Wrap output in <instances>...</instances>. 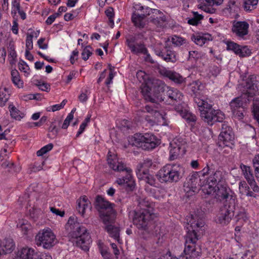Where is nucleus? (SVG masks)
<instances>
[{
	"label": "nucleus",
	"mask_w": 259,
	"mask_h": 259,
	"mask_svg": "<svg viewBox=\"0 0 259 259\" xmlns=\"http://www.w3.org/2000/svg\"><path fill=\"white\" fill-rule=\"evenodd\" d=\"M134 8L135 11L133 13L132 20L136 27L143 28L146 25L145 18L147 16H149L150 22L157 27L163 28L166 26V17L160 10L139 5H136Z\"/></svg>",
	"instance_id": "f257e3e1"
},
{
	"label": "nucleus",
	"mask_w": 259,
	"mask_h": 259,
	"mask_svg": "<svg viewBox=\"0 0 259 259\" xmlns=\"http://www.w3.org/2000/svg\"><path fill=\"white\" fill-rule=\"evenodd\" d=\"M188 224L190 225V228L185 236V247L184 251L187 259H198L201 252L200 249L198 250L196 246L198 240L197 232L204 226V222L197 214H191Z\"/></svg>",
	"instance_id": "f03ea898"
},
{
	"label": "nucleus",
	"mask_w": 259,
	"mask_h": 259,
	"mask_svg": "<svg viewBox=\"0 0 259 259\" xmlns=\"http://www.w3.org/2000/svg\"><path fill=\"white\" fill-rule=\"evenodd\" d=\"M69 235L72 238L76 239V244L84 251L89 250V245L92 240L87 229L77 221V218L70 217L65 225Z\"/></svg>",
	"instance_id": "7ed1b4c3"
},
{
	"label": "nucleus",
	"mask_w": 259,
	"mask_h": 259,
	"mask_svg": "<svg viewBox=\"0 0 259 259\" xmlns=\"http://www.w3.org/2000/svg\"><path fill=\"white\" fill-rule=\"evenodd\" d=\"M132 214L134 224L142 231V237L145 239L150 238L153 235V232L150 225L155 215L154 212H152V209L150 208L149 209L136 210L131 212L130 215Z\"/></svg>",
	"instance_id": "20e7f679"
},
{
	"label": "nucleus",
	"mask_w": 259,
	"mask_h": 259,
	"mask_svg": "<svg viewBox=\"0 0 259 259\" xmlns=\"http://www.w3.org/2000/svg\"><path fill=\"white\" fill-rule=\"evenodd\" d=\"M194 101L199 107L201 119L208 125H212L214 123L221 122L224 119V113L220 110L213 109L212 105L207 101L195 96Z\"/></svg>",
	"instance_id": "39448f33"
},
{
	"label": "nucleus",
	"mask_w": 259,
	"mask_h": 259,
	"mask_svg": "<svg viewBox=\"0 0 259 259\" xmlns=\"http://www.w3.org/2000/svg\"><path fill=\"white\" fill-rule=\"evenodd\" d=\"M107 160L109 167L113 170L119 172L126 171V175L122 178L118 179L116 182L120 185L126 184L130 190H133L135 188V184L132 175V169L127 167L122 161L117 157L116 155H108Z\"/></svg>",
	"instance_id": "423d86ee"
},
{
	"label": "nucleus",
	"mask_w": 259,
	"mask_h": 259,
	"mask_svg": "<svg viewBox=\"0 0 259 259\" xmlns=\"http://www.w3.org/2000/svg\"><path fill=\"white\" fill-rule=\"evenodd\" d=\"M94 205L95 208L99 212L105 224L113 223L116 215L114 203L110 202L102 196L98 195L96 197Z\"/></svg>",
	"instance_id": "0eeeda50"
},
{
	"label": "nucleus",
	"mask_w": 259,
	"mask_h": 259,
	"mask_svg": "<svg viewBox=\"0 0 259 259\" xmlns=\"http://www.w3.org/2000/svg\"><path fill=\"white\" fill-rule=\"evenodd\" d=\"M128 142L132 146L141 148L145 150L153 149L160 143L159 140L151 133H136L129 138Z\"/></svg>",
	"instance_id": "6e6552de"
},
{
	"label": "nucleus",
	"mask_w": 259,
	"mask_h": 259,
	"mask_svg": "<svg viewBox=\"0 0 259 259\" xmlns=\"http://www.w3.org/2000/svg\"><path fill=\"white\" fill-rule=\"evenodd\" d=\"M181 168L174 164H166L163 166L156 175L161 183H176L182 177Z\"/></svg>",
	"instance_id": "1a4fd4ad"
},
{
	"label": "nucleus",
	"mask_w": 259,
	"mask_h": 259,
	"mask_svg": "<svg viewBox=\"0 0 259 259\" xmlns=\"http://www.w3.org/2000/svg\"><path fill=\"white\" fill-rule=\"evenodd\" d=\"M211 169V166H206L202 170L196 171L190 176L187 182L184 185V191L186 193H190L191 192H195L200 189L202 190V187L205 185V180L202 181L200 176L204 177Z\"/></svg>",
	"instance_id": "9d476101"
},
{
	"label": "nucleus",
	"mask_w": 259,
	"mask_h": 259,
	"mask_svg": "<svg viewBox=\"0 0 259 259\" xmlns=\"http://www.w3.org/2000/svg\"><path fill=\"white\" fill-rule=\"evenodd\" d=\"M207 165L211 166V169L206 174V176H209L206 179L205 185L202 187V191L206 194L210 195L213 192L214 188L223 182L225 179L223 171L219 169L214 171V165L212 163H207L206 166Z\"/></svg>",
	"instance_id": "9b49d317"
},
{
	"label": "nucleus",
	"mask_w": 259,
	"mask_h": 259,
	"mask_svg": "<svg viewBox=\"0 0 259 259\" xmlns=\"http://www.w3.org/2000/svg\"><path fill=\"white\" fill-rule=\"evenodd\" d=\"M55 235L50 229H44L39 231L35 237L37 246H42L44 248L49 249L55 245Z\"/></svg>",
	"instance_id": "f8f14e48"
},
{
	"label": "nucleus",
	"mask_w": 259,
	"mask_h": 259,
	"mask_svg": "<svg viewBox=\"0 0 259 259\" xmlns=\"http://www.w3.org/2000/svg\"><path fill=\"white\" fill-rule=\"evenodd\" d=\"M229 201L227 204H224L220 208L218 216V223L223 225L228 224L234 215L236 204H235L233 199H231Z\"/></svg>",
	"instance_id": "ddd939ff"
},
{
	"label": "nucleus",
	"mask_w": 259,
	"mask_h": 259,
	"mask_svg": "<svg viewBox=\"0 0 259 259\" xmlns=\"http://www.w3.org/2000/svg\"><path fill=\"white\" fill-rule=\"evenodd\" d=\"M229 105L233 117L238 120L242 119L245 111L243 97L240 96L235 98L230 102Z\"/></svg>",
	"instance_id": "4468645a"
},
{
	"label": "nucleus",
	"mask_w": 259,
	"mask_h": 259,
	"mask_svg": "<svg viewBox=\"0 0 259 259\" xmlns=\"http://www.w3.org/2000/svg\"><path fill=\"white\" fill-rule=\"evenodd\" d=\"M231 192V190L223 186H217V189L214 188L213 192L211 195H214L215 197L220 200H225L224 204H227L229 201V200L233 199L234 200L235 204L237 203V200L235 196L230 194Z\"/></svg>",
	"instance_id": "2eb2a0df"
},
{
	"label": "nucleus",
	"mask_w": 259,
	"mask_h": 259,
	"mask_svg": "<svg viewBox=\"0 0 259 259\" xmlns=\"http://www.w3.org/2000/svg\"><path fill=\"white\" fill-rule=\"evenodd\" d=\"M245 87L250 91L245 94V96L247 95L248 98L253 96L257 98V96H259V76H250L247 79Z\"/></svg>",
	"instance_id": "dca6fc26"
},
{
	"label": "nucleus",
	"mask_w": 259,
	"mask_h": 259,
	"mask_svg": "<svg viewBox=\"0 0 259 259\" xmlns=\"http://www.w3.org/2000/svg\"><path fill=\"white\" fill-rule=\"evenodd\" d=\"M137 40L136 34L128 35L126 36V45L131 51L136 54L147 53V49L143 44H135Z\"/></svg>",
	"instance_id": "f3484780"
},
{
	"label": "nucleus",
	"mask_w": 259,
	"mask_h": 259,
	"mask_svg": "<svg viewBox=\"0 0 259 259\" xmlns=\"http://www.w3.org/2000/svg\"><path fill=\"white\" fill-rule=\"evenodd\" d=\"M155 54L161 57L166 62L174 63L177 61L176 52L170 47L165 45L162 49L156 48L154 50Z\"/></svg>",
	"instance_id": "a211bd4d"
},
{
	"label": "nucleus",
	"mask_w": 259,
	"mask_h": 259,
	"mask_svg": "<svg viewBox=\"0 0 259 259\" xmlns=\"http://www.w3.org/2000/svg\"><path fill=\"white\" fill-rule=\"evenodd\" d=\"M249 24L246 21L233 22L231 30L233 34L240 39H244L248 33Z\"/></svg>",
	"instance_id": "6ab92c4d"
},
{
	"label": "nucleus",
	"mask_w": 259,
	"mask_h": 259,
	"mask_svg": "<svg viewBox=\"0 0 259 259\" xmlns=\"http://www.w3.org/2000/svg\"><path fill=\"white\" fill-rule=\"evenodd\" d=\"M150 83H151L152 90L154 93L155 97L156 98V102L159 101H164L165 97L160 96L161 93H164L168 89L165 83L161 80L156 79H150Z\"/></svg>",
	"instance_id": "aec40b11"
},
{
	"label": "nucleus",
	"mask_w": 259,
	"mask_h": 259,
	"mask_svg": "<svg viewBox=\"0 0 259 259\" xmlns=\"http://www.w3.org/2000/svg\"><path fill=\"white\" fill-rule=\"evenodd\" d=\"M234 139V135L230 126L226 124H223L222 132L219 136L220 142H222L224 146H228Z\"/></svg>",
	"instance_id": "412c9836"
},
{
	"label": "nucleus",
	"mask_w": 259,
	"mask_h": 259,
	"mask_svg": "<svg viewBox=\"0 0 259 259\" xmlns=\"http://www.w3.org/2000/svg\"><path fill=\"white\" fill-rule=\"evenodd\" d=\"M165 97L164 102H168V104H175L181 103L183 100V95L176 89L168 88L166 92L164 93Z\"/></svg>",
	"instance_id": "4be33fe9"
},
{
	"label": "nucleus",
	"mask_w": 259,
	"mask_h": 259,
	"mask_svg": "<svg viewBox=\"0 0 259 259\" xmlns=\"http://www.w3.org/2000/svg\"><path fill=\"white\" fill-rule=\"evenodd\" d=\"M228 50L233 51L236 55L241 57L248 56L251 54L250 50L246 47H241L240 45L233 41L228 42L227 44Z\"/></svg>",
	"instance_id": "5701e85b"
},
{
	"label": "nucleus",
	"mask_w": 259,
	"mask_h": 259,
	"mask_svg": "<svg viewBox=\"0 0 259 259\" xmlns=\"http://www.w3.org/2000/svg\"><path fill=\"white\" fill-rule=\"evenodd\" d=\"M201 1L199 5L200 8L207 13L213 14L216 12L214 7L221 5L223 0H201Z\"/></svg>",
	"instance_id": "b1692460"
},
{
	"label": "nucleus",
	"mask_w": 259,
	"mask_h": 259,
	"mask_svg": "<svg viewBox=\"0 0 259 259\" xmlns=\"http://www.w3.org/2000/svg\"><path fill=\"white\" fill-rule=\"evenodd\" d=\"M141 88V93L146 100L150 101L151 103H156L155 98L151 96V92L153 90L151 83H150V79H149L145 84H142Z\"/></svg>",
	"instance_id": "393cba45"
},
{
	"label": "nucleus",
	"mask_w": 259,
	"mask_h": 259,
	"mask_svg": "<svg viewBox=\"0 0 259 259\" xmlns=\"http://www.w3.org/2000/svg\"><path fill=\"white\" fill-rule=\"evenodd\" d=\"M76 209L82 217L87 208H91V203L86 196H83L78 199Z\"/></svg>",
	"instance_id": "a878e982"
},
{
	"label": "nucleus",
	"mask_w": 259,
	"mask_h": 259,
	"mask_svg": "<svg viewBox=\"0 0 259 259\" xmlns=\"http://www.w3.org/2000/svg\"><path fill=\"white\" fill-rule=\"evenodd\" d=\"M191 38L197 45L202 46L207 41L212 40V36L208 33H205L202 35L197 33L192 34Z\"/></svg>",
	"instance_id": "bb28decb"
},
{
	"label": "nucleus",
	"mask_w": 259,
	"mask_h": 259,
	"mask_svg": "<svg viewBox=\"0 0 259 259\" xmlns=\"http://www.w3.org/2000/svg\"><path fill=\"white\" fill-rule=\"evenodd\" d=\"M1 166L4 169H7L8 171L11 174L18 173L21 169L20 166L15 165L14 163L9 158L2 161Z\"/></svg>",
	"instance_id": "cd10ccee"
},
{
	"label": "nucleus",
	"mask_w": 259,
	"mask_h": 259,
	"mask_svg": "<svg viewBox=\"0 0 259 259\" xmlns=\"http://www.w3.org/2000/svg\"><path fill=\"white\" fill-rule=\"evenodd\" d=\"M181 152H183V150H182V146L179 144L177 143L175 141H172L170 143L169 159L170 160L176 159Z\"/></svg>",
	"instance_id": "c85d7f7f"
},
{
	"label": "nucleus",
	"mask_w": 259,
	"mask_h": 259,
	"mask_svg": "<svg viewBox=\"0 0 259 259\" xmlns=\"http://www.w3.org/2000/svg\"><path fill=\"white\" fill-rule=\"evenodd\" d=\"M14 244L11 239L5 240L3 244H0V255L11 252L14 249Z\"/></svg>",
	"instance_id": "c756f323"
},
{
	"label": "nucleus",
	"mask_w": 259,
	"mask_h": 259,
	"mask_svg": "<svg viewBox=\"0 0 259 259\" xmlns=\"http://www.w3.org/2000/svg\"><path fill=\"white\" fill-rule=\"evenodd\" d=\"M136 174L139 179L145 181L146 183L151 186H155L156 183V179L154 176L149 174V171L144 172V171L141 170V172L136 173Z\"/></svg>",
	"instance_id": "7c9ffc66"
},
{
	"label": "nucleus",
	"mask_w": 259,
	"mask_h": 259,
	"mask_svg": "<svg viewBox=\"0 0 259 259\" xmlns=\"http://www.w3.org/2000/svg\"><path fill=\"white\" fill-rule=\"evenodd\" d=\"M19 254L21 259H34V255H37L38 253L35 252L32 248L25 247L21 249Z\"/></svg>",
	"instance_id": "2f4dec72"
},
{
	"label": "nucleus",
	"mask_w": 259,
	"mask_h": 259,
	"mask_svg": "<svg viewBox=\"0 0 259 259\" xmlns=\"http://www.w3.org/2000/svg\"><path fill=\"white\" fill-rule=\"evenodd\" d=\"M110 224H106V229L110 236L118 242L119 241V229Z\"/></svg>",
	"instance_id": "473e14b6"
},
{
	"label": "nucleus",
	"mask_w": 259,
	"mask_h": 259,
	"mask_svg": "<svg viewBox=\"0 0 259 259\" xmlns=\"http://www.w3.org/2000/svg\"><path fill=\"white\" fill-rule=\"evenodd\" d=\"M164 75L176 83H182L184 81L183 77L176 72L166 70Z\"/></svg>",
	"instance_id": "72a5a7b5"
},
{
	"label": "nucleus",
	"mask_w": 259,
	"mask_h": 259,
	"mask_svg": "<svg viewBox=\"0 0 259 259\" xmlns=\"http://www.w3.org/2000/svg\"><path fill=\"white\" fill-rule=\"evenodd\" d=\"M258 0H244L242 8L248 13L251 12L257 8Z\"/></svg>",
	"instance_id": "f704fd0d"
},
{
	"label": "nucleus",
	"mask_w": 259,
	"mask_h": 259,
	"mask_svg": "<svg viewBox=\"0 0 259 259\" xmlns=\"http://www.w3.org/2000/svg\"><path fill=\"white\" fill-rule=\"evenodd\" d=\"M239 189L241 193L247 196L255 197L256 195L254 192L250 191V187L245 181H241L239 183Z\"/></svg>",
	"instance_id": "c9c22d12"
},
{
	"label": "nucleus",
	"mask_w": 259,
	"mask_h": 259,
	"mask_svg": "<svg viewBox=\"0 0 259 259\" xmlns=\"http://www.w3.org/2000/svg\"><path fill=\"white\" fill-rule=\"evenodd\" d=\"M144 109L145 110L142 111V112L145 113V112H147L150 113L151 115V116L154 118V119L155 120V121L156 120V119L158 120L160 118H162L163 119H164L162 114H161L158 111H157L156 109H154L153 107L150 105L145 106Z\"/></svg>",
	"instance_id": "e433bc0d"
},
{
	"label": "nucleus",
	"mask_w": 259,
	"mask_h": 259,
	"mask_svg": "<svg viewBox=\"0 0 259 259\" xmlns=\"http://www.w3.org/2000/svg\"><path fill=\"white\" fill-rule=\"evenodd\" d=\"M193 17L188 18V23L189 25L197 26L201 23V21L203 19V16L199 14L197 12H193Z\"/></svg>",
	"instance_id": "4c0bfd02"
},
{
	"label": "nucleus",
	"mask_w": 259,
	"mask_h": 259,
	"mask_svg": "<svg viewBox=\"0 0 259 259\" xmlns=\"http://www.w3.org/2000/svg\"><path fill=\"white\" fill-rule=\"evenodd\" d=\"M138 201L140 209H149L150 208H151L152 209V212H153L152 204L149 201L147 198L139 197L138 198Z\"/></svg>",
	"instance_id": "58836bf2"
},
{
	"label": "nucleus",
	"mask_w": 259,
	"mask_h": 259,
	"mask_svg": "<svg viewBox=\"0 0 259 259\" xmlns=\"http://www.w3.org/2000/svg\"><path fill=\"white\" fill-rule=\"evenodd\" d=\"M240 168L241 169L243 174L247 182L254 179V177L251 172L250 166H248L243 163H241L240 165Z\"/></svg>",
	"instance_id": "ea45409f"
},
{
	"label": "nucleus",
	"mask_w": 259,
	"mask_h": 259,
	"mask_svg": "<svg viewBox=\"0 0 259 259\" xmlns=\"http://www.w3.org/2000/svg\"><path fill=\"white\" fill-rule=\"evenodd\" d=\"M152 164V160L150 159H146L144 160V161L139 163L137 167L136 173L141 172V171H144V172L149 171L148 168L150 167Z\"/></svg>",
	"instance_id": "a19ab883"
},
{
	"label": "nucleus",
	"mask_w": 259,
	"mask_h": 259,
	"mask_svg": "<svg viewBox=\"0 0 259 259\" xmlns=\"http://www.w3.org/2000/svg\"><path fill=\"white\" fill-rule=\"evenodd\" d=\"M252 106L253 115L259 125V99L258 98H253Z\"/></svg>",
	"instance_id": "79ce46f5"
},
{
	"label": "nucleus",
	"mask_w": 259,
	"mask_h": 259,
	"mask_svg": "<svg viewBox=\"0 0 259 259\" xmlns=\"http://www.w3.org/2000/svg\"><path fill=\"white\" fill-rule=\"evenodd\" d=\"M12 80L13 83L17 85L18 88L23 87V81L20 79L18 71L15 69L11 71Z\"/></svg>",
	"instance_id": "37998d69"
},
{
	"label": "nucleus",
	"mask_w": 259,
	"mask_h": 259,
	"mask_svg": "<svg viewBox=\"0 0 259 259\" xmlns=\"http://www.w3.org/2000/svg\"><path fill=\"white\" fill-rule=\"evenodd\" d=\"M9 111L12 118L20 120L23 116L21 115L20 111L12 104L9 106Z\"/></svg>",
	"instance_id": "c03bdc74"
},
{
	"label": "nucleus",
	"mask_w": 259,
	"mask_h": 259,
	"mask_svg": "<svg viewBox=\"0 0 259 259\" xmlns=\"http://www.w3.org/2000/svg\"><path fill=\"white\" fill-rule=\"evenodd\" d=\"M8 89L5 88L3 90H0V106H4L9 99Z\"/></svg>",
	"instance_id": "a18cd8bd"
},
{
	"label": "nucleus",
	"mask_w": 259,
	"mask_h": 259,
	"mask_svg": "<svg viewBox=\"0 0 259 259\" xmlns=\"http://www.w3.org/2000/svg\"><path fill=\"white\" fill-rule=\"evenodd\" d=\"M105 14L109 19L108 24L111 28H113L114 25L113 21V17L114 16L113 9L112 8H109L105 11Z\"/></svg>",
	"instance_id": "49530a36"
},
{
	"label": "nucleus",
	"mask_w": 259,
	"mask_h": 259,
	"mask_svg": "<svg viewBox=\"0 0 259 259\" xmlns=\"http://www.w3.org/2000/svg\"><path fill=\"white\" fill-rule=\"evenodd\" d=\"M182 117L185 119L188 122L195 123L197 120L196 116L194 114L189 112L188 110L183 114Z\"/></svg>",
	"instance_id": "de8ad7c7"
},
{
	"label": "nucleus",
	"mask_w": 259,
	"mask_h": 259,
	"mask_svg": "<svg viewBox=\"0 0 259 259\" xmlns=\"http://www.w3.org/2000/svg\"><path fill=\"white\" fill-rule=\"evenodd\" d=\"M45 161L41 163L35 162L33 164L30 165L29 167V170L30 172H37L42 169V166L45 164Z\"/></svg>",
	"instance_id": "09e8293b"
},
{
	"label": "nucleus",
	"mask_w": 259,
	"mask_h": 259,
	"mask_svg": "<svg viewBox=\"0 0 259 259\" xmlns=\"http://www.w3.org/2000/svg\"><path fill=\"white\" fill-rule=\"evenodd\" d=\"M53 147V144L52 143H50L42 148H41L40 150L37 151L36 154L38 156H40L46 154L49 151H50Z\"/></svg>",
	"instance_id": "8fccbe9b"
},
{
	"label": "nucleus",
	"mask_w": 259,
	"mask_h": 259,
	"mask_svg": "<svg viewBox=\"0 0 259 259\" xmlns=\"http://www.w3.org/2000/svg\"><path fill=\"white\" fill-rule=\"evenodd\" d=\"M184 104V103L182 101L181 103H176L175 104H173L175 106V110L181 116L187 110L183 106V104Z\"/></svg>",
	"instance_id": "3c124183"
},
{
	"label": "nucleus",
	"mask_w": 259,
	"mask_h": 259,
	"mask_svg": "<svg viewBox=\"0 0 259 259\" xmlns=\"http://www.w3.org/2000/svg\"><path fill=\"white\" fill-rule=\"evenodd\" d=\"M49 132L51 133L48 134V137L49 138H54L56 137L58 134V128H57L56 126L54 124L53 122L51 123V124L49 128Z\"/></svg>",
	"instance_id": "603ef678"
},
{
	"label": "nucleus",
	"mask_w": 259,
	"mask_h": 259,
	"mask_svg": "<svg viewBox=\"0 0 259 259\" xmlns=\"http://www.w3.org/2000/svg\"><path fill=\"white\" fill-rule=\"evenodd\" d=\"M185 39L177 35H175L171 38V42L176 46H181L185 44Z\"/></svg>",
	"instance_id": "864d4df0"
},
{
	"label": "nucleus",
	"mask_w": 259,
	"mask_h": 259,
	"mask_svg": "<svg viewBox=\"0 0 259 259\" xmlns=\"http://www.w3.org/2000/svg\"><path fill=\"white\" fill-rule=\"evenodd\" d=\"M9 56L11 58L10 63L11 64H15L16 62L17 54L13 45L10 46L9 48Z\"/></svg>",
	"instance_id": "5fc2aeb1"
},
{
	"label": "nucleus",
	"mask_w": 259,
	"mask_h": 259,
	"mask_svg": "<svg viewBox=\"0 0 259 259\" xmlns=\"http://www.w3.org/2000/svg\"><path fill=\"white\" fill-rule=\"evenodd\" d=\"M91 48H92L90 46H87L83 50L82 52L81 53V57L83 60L87 61L89 59V57L92 55V52L90 50V49Z\"/></svg>",
	"instance_id": "6e6d98bb"
},
{
	"label": "nucleus",
	"mask_w": 259,
	"mask_h": 259,
	"mask_svg": "<svg viewBox=\"0 0 259 259\" xmlns=\"http://www.w3.org/2000/svg\"><path fill=\"white\" fill-rule=\"evenodd\" d=\"M90 116H88L87 118H85L83 122L80 124L79 131H78L76 136V137H79V135L83 133L86 126H87L88 122H89L90 121Z\"/></svg>",
	"instance_id": "4d7b16f0"
},
{
	"label": "nucleus",
	"mask_w": 259,
	"mask_h": 259,
	"mask_svg": "<svg viewBox=\"0 0 259 259\" xmlns=\"http://www.w3.org/2000/svg\"><path fill=\"white\" fill-rule=\"evenodd\" d=\"M32 34H28L26 40V50H32L33 49Z\"/></svg>",
	"instance_id": "13d9d810"
},
{
	"label": "nucleus",
	"mask_w": 259,
	"mask_h": 259,
	"mask_svg": "<svg viewBox=\"0 0 259 259\" xmlns=\"http://www.w3.org/2000/svg\"><path fill=\"white\" fill-rule=\"evenodd\" d=\"M36 85L42 91L49 92L51 89L50 84L45 82L41 83L40 81H38V83L36 84Z\"/></svg>",
	"instance_id": "bf43d9fd"
},
{
	"label": "nucleus",
	"mask_w": 259,
	"mask_h": 259,
	"mask_svg": "<svg viewBox=\"0 0 259 259\" xmlns=\"http://www.w3.org/2000/svg\"><path fill=\"white\" fill-rule=\"evenodd\" d=\"M236 217L237 218V221L239 220H242L244 221H245L247 219V217L246 214V212L244 209H241L239 210Z\"/></svg>",
	"instance_id": "052dcab7"
},
{
	"label": "nucleus",
	"mask_w": 259,
	"mask_h": 259,
	"mask_svg": "<svg viewBox=\"0 0 259 259\" xmlns=\"http://www.w3.org/2000/svg\"><path fill=\"white\" fill-rule=\"evenodd\" d=\"M20 228H21L22 231L23 232L24 235H26L28 233V232L31 229V226L28 223H25L23 222L20 226Z\"/></svg>",
	"instance_id": "680f3d73"
},
{
	"label": "nucleus",
	"mask_w": 259,
	"mask_h": 259,
	"mask_svg": "<svg viewBox=\"0 0 259 259\" xmlns=\"http://www.w3.org/2000/svg\"><path fill=\"white\" fill-rule=\"evenodd\" d=\"M73 118V115L72 113H69L67 116L66 118L65 119L64 123L62 126V128L63 129H66L68 127L69 125V123L71 120Z\"/></svg>",
	"instance_id": "e2e57ef3"
},
{
	"label": "nucleus",
	"mask_w": 259,
	"mask_h": 259,
	"mask_svg": "<svg viewBox=\"0 0 259 259\" xmlns=\"http://www.w3.org/2000/svg\"><path fill=\"white\" fill-rule=\"evenodd\" d=\"M251 189L255 193H259V187L257 185L254 179L248 182Z\"/></svg>",
	"instance_id": "0e129e2a"
},
{
	"label": "nucleus",
	"mask_w": 259,
	"mask_h": 259,
	"mask_svg": "<svg viewBox=\"0 0 259 259\" xmlns=\"http://www.w3.org/2000/svg\"><path fill=\"white\" fill-rule=\"evenodd\" d=\"M220 71L221 68L219 66L213 65L210 67L209 72L213 76H217L220 73Z\"/></svg>",
	"instance_id": "69168bd1"
},
{
	"label": "nucleus",
	"mask_w": 259,
	"mask_h": 259,
	"mask_svg": "<svg viewBox=\"0 0 259 259\" xmlns=\"http://www.w3.org/2000/svg\"><path fill=\"white\" fill-rule=\"evenodd\" d=\"M240 253L242 256L243 259H252L253 256L252 252L248 250L244 252H240Z\"/></svg>",
	"instance_id": "338daca9"
},
{
	"label": "nucleus",
	"mask_w": 259,
	"mask_h": 259,
	"mask_svg": "<svg viewBox=\"0 0 259 259\" xmlns=\"http://www.w3.org/2000/svg\"><path fill=\"white\" fill-rule=\"evenodd\" d=\"M252 165L254 169H259V154L255 155L252 159Z\"/></svg>",
	"instance_id": "774afa93"
}]
</instances>
